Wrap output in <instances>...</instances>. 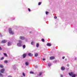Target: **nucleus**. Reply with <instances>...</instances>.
Listing matches in <instances>:
<instances>
[{
    "mask_svg": "<svg viewBox=\"0 0 77 77\" xmlns=\"http://www.w3.org/2000/svg\"><path fill=\"white\" fill-rule=\"evenodd\" d=\"M47 46H48L49 47H50L51 46V44L49 43H48L47 44Z\"/></svg>",
    "mask_w": 77,
    "mask_h": 77,
    "instance_id": "obj_10",
    "label": "nucleus"
},
{
    "mask_svg": "<svg viewBox=\"0 0 77 77\" xmlns=\"http://www.w3.org/2000/svg\"><path fill=\"white\" fill-rule=\"evenodd\" d=\"M65 60H66V59H65Z\"/></svg>",
    "mask_w": 77,
    "mask_h": 77,
    "instance_id": "obj_41",
    "label": "nucleus"
},
{
    "mask_svg": "<svg viewBox=\"0 0 77 77\" xmlns=\"http://www.w3.org/2000/svg\"><path fill=\"white\" fill-rule=\"evenodd\" d=\"M20 39H21V40H24L25 39V37L23 36H20Z\"/></svg>",
    "mask_w": 77,
    "mask_h": 77,
    "instance_id": "obj_4",
    "label": "nucleus"
},
{
    "mask_svg": "<svg viewBox=\"0 0 77 77\" xmlns=\"http://www.w3.org/2000/svg\"><path fill=\"white\" fill-rule=\"evenodd\" d=\"M51 60H53V59H54V57H51L50 58Z\"/></svg>",
    "mask_w": 77,
    "mask_h": 77,
    "instance_id": "obj_5",
    "label": "nucleus"
},
{
    "mask_svg": "<svg viewBox=\"0 0 77 77\" xmlns=\"http://www.w3.org/2000/svg\"><path fill=\"white\" fill-rule=\"evenodd\" d=\"M65 67L63 66L61 67V69L62 71L64 70V69H65Z\"/></svg>",
    "mask_w": 77,
    "mask_h": 77,
    "instance_id": "obj_11",
    "label": "nucleus"
},
{
    "mask_svg": "<svg viewBox=\"0 0 77 77\" xmlns=\"http://www.w3.org/2000/svg\"><path fill=\"white\" fill-rule=\"evenodd\" d=\"M48 14H49V13H48V11L46 12V15H48Z\"/></svg>",
    "mask_w": 77,
    "mask_h": 77,
    "instance_id": "obj_28",
    "label": "nucleus"
},
{
    "mask_svg": "<svg viewBox=\"0 0 77 77\" xmlns=\"http://www.w3.org/2000/svg\"><path fill=\"white\" fill-rule=\"evenodd\" d=\"M5 71V69H2L1 70V72L2 73H3Z\"/></svg>",
    "mask_w": 77,
    "mask_h": 77,
    "instance_id": "obj_7",
    "label": "nucleus"
},
{
    "mask_svg": "<svg viewBox=\"0 0 77 77\" xmlns=\"http://www.w3.org/2000/svg\"><path fill=\"white\" fill-rule=\"evenodd\" d=\"M35 57H37V56H38V53H35Z\"/></svg>",
    "mask_w": 77,
    "mask_h": 77,
    "instance_id": "obj_13",
    "label": "nucleus"
},
{
    "mask_svg": "<svg viewBox=\"0 0 77 77\" xmlns=\"http://www.w3.org/2000/svg\"><path fill=\"white\" fill-rule=\"evenodd\" d=\"M4 55H5V56H7L8 57V56L7 55V54L6 53H4Z\"/></svg>",
    "mask_w": 77,
    "mask_h": 77,
    "instance_id": "obj_26",
    "label": "nucleus"
},
{
    "mask_svg": "<svg viewBox=\"0 0 77 77\" xmlns=\"http://www.w3.org/2000/svg\"><path fill=\"white\" fill-rule=\"evenodd\" d=\"M67 66H69V64H67Z\"/></svg>",
    "mask_w": 77,
    "mask_h": 77,
    "instance_id": "obj_38",
    "label": "nucleus"
},
{
    "mask_svg": "<svg viewBox=\"0 0 77 77\" xmlns=\"http://www.w3.org/2000/svg\"><path fill=\"white\" fill-rule=\"evenodd\" d=\"M26 57V54H24L23 55V58H25V57Z\"/></svg>",
    "mask_w": 77,
    "mask_h": 77,
    "instance_id": "obj_14",
    "label": "nucleus"
},
{
    "mask_svg": "<svg viewBox=\"0 0 77 77\" xmlns=\"http://www.w3.org/2000/svg\"><path fill=\"white\" fill-rule=\"evenodd\" d=\"M51 65V63L48 64V66H50Z\"/></svg>",
    "mask_w": 77,
    "mask_h": 77,
    "instance_id": "obj_25",
    "label": "nucleus"
},
{
    "mask_svg": "<svg viewBox=\"0 0 77 77\" xmlns=\"http://www.w3.org/2000/svg\"><path fill=\"white\" fill-rule=\"evenodd\" d=\"M0 36H2V34L1 33H0Z\"/></svg>",
    "mask_w": 77,
    "mask_h": 77,
    "instance_id": "obj_33",
    "label": "nucleus"
},
{
    "mask_svg": "<svg viewBox=\"0 0 77 77\" xmlns=\"http://www.w3.org/2000/svg\"><path fill=\"white\" fill-rule=\"evenodd\" d=\"M39 45V43H37L36 45V47H38Z\"/></svg>",
    "mask_w": 77,
    "mask_h": 77,
    "instance_id": "obj_17",
    "label": "nucleus"
},
{
    "mask_svg": "<svg viewBox=\"0 0 77 77\" xmlns=\"http://www.w3.org/2000/svg\"><path fill=\"white\" fill-rule=\"evenodd\" d=\"M2 49L1 48V47H0V50H2Z\"/></svg>",
    "mask_w": 77,
    "mask_h": 77,
    "instance_id": "obj_37",
    "label": "nucleus"
},
{
    "mask_svg": "<svg viewBox=\"0 0 77 77\" xmlns=\"http://www.w3.org/2000/svg\"><path fill=\"white\" fill-rule=\"evenodd\" d=\"M26 65L27 66L29 65V62H26L25 63Z\"/></svg>",
    "mask_w": 77,
    "mask_h": 77,
    "instance_id": "obj_15",
    "label": "nucleus"
},
{
    "mask_svg": "<svg viewBox=\"0 0 77 77\" xmlns=\"http://www.w3.org/2000/svg\"><path fill=\"white\" fill-rule=\"evenodd\" d=\"M76 59H77V57H75V60H76Z\"/></svg>",
    "mask_w": 77,
    "mask_h": 77,
    "instance_id": "obj_40",
    "label": "nucleus"
},
{
    "mask_svg": "<svg viewBox=\"0 0 77 77\" xmlns=\"http://www.w3.org/2000/svg\"><path fill=\"white\" fill-rule=\"evenodd\" d=\"M62 59H65V57H62Z\"/></svg>",
    "mask_w": 77,
    "mask_h": 77,
    "instance_id": "obj_36",
    "label": "nucleus"
},
{
    "mask_svg": "<svg viewBox=\"0 0 77 77\" xmlns=\"http://www.w3.org/2000/svg\"><path fill=\"white\" fill-rule=\"evenodd\" d=\"M23 49H24L25 48H26V45H23Z\"/></svg>",
    "mask_w": 77,
    "mask_h": 77,
    "instance_id": "obj_18",
    "label": "nucleus"
},
{
    "mask_svg": "<svg viewBox=\"0 0 77 77\" xmlns=\"http://www.w3.org/2000/svg\"><path fill=\"white\" fill-rule=\"evenodd\" d=\"M7 40H3L2 41V43H6V42H7Z\"/></svg>",
    "mask_w": 77,
    "mask_h": 77,
    "instance_id": "obj_9",
    "label": "nucleus"
},
{
    "mask_svg": "<svg viewBox=\"0 0 77 77\" xmlns=\"http://www.w3.org/2000/svg\"><path fill=\"white\" fill-rule=\"evenodd\" d=\"M42 42H45V40H44V38H42Z\"/></svg>",
    "mask_w": 77,
    "mask_h": 77,
    "instance_id": "obj_20",
    "label": "nucleus"
},
{
    "mask_svg": "<svg viewBox=\"0 0 77 77\" xmlns=\"http://www.w3.org/2000/svg\"><path fill=\"white\" fill-rule=\"evenodd\" d=\"M8 32L10 35H13L14 33V32L12 30V29L11 28H9L8 29Z\"/></svg>",
    "mask_w": 77,
    "mask_h": 77,
    "instance_id": "obj_2",
    "label": "nucleus"
},
{
    "mask_svg": "<svg viewBox=\"0 0 77 77\" xmlns=\"http://www.w3.org/2000/svg\"><path fill=\"white\" fill-rule=\"evenodd\" d=\"M8 46H10V45H11V42H8Z\"/></svg>",
    "mask_w": 77,
    "mask_h": 77,
    "instance_id": "obj_12",
    "label": "nucleus"
},
{
    "mask_svg": "<svg viewBox=\"0 0 77 77\" xmlns=\"http://www.w3.org/2000/svg\"><path fill=\"white\" fill-rule=\"evenodd\" d=\"M42 74V72H40L39 74V75H41Z\"/></svg>",
    "mask_w": 77,
    "mask_h": 77,
    "instance_id": "obj_27",
    "label": "nucleus"
},
{
    "mask_svg": "<svg viewBox=\"0 0 77 77\" xmlns=\"http://www.w3.org/2000/svg\"><path fill=\"white\" fill-rule=\"evenodd\" d=\"M0 68H3V66L2 65H0Z\"/></svg>",
    "mask_w": 77,
    "mask_h": 77,
    "instance_id": "obj_22",
    "label": "nucleus"
},
{
    "mask_svg": "<svg viewBox=\"0 0 77 77\" xmlns=\"http://www.w3.org/2000/svg\"><path fill=\"white\" fill-rule=\"evenodd\" d=\"M17 45L19 47H21L22 46V41L21 40H19V43L17 44Z\"/></svg>",
    "mask_w": 77,
    "mask_h": 77,
    "instance_id": "obj_1",
    "label": "nucleus"
},
{
    "mask_svg": "<svg viewBox=\"0 0 77 77\" xmlns=\"http://www.w3.org/2000/svg\"><path fill=\"white\" fill-rule=\"evenodd\" d=\"M60 77H63V75H60Z\"/></svg>",
    "mask_w": 77,
    "mask_h": 77,
    "instance_id": "obj_34",
    "label": "nucleus"
},
{
    "mask_svg": "<svg viewBox=\"0 0 77 77\" xmlns=\"http://www.w3.org/2000/svg\"><path fill=\"white\" fill-rule=\"evenodd\" d=\"M0 77H3V75L1 74V73H0Z\"/></svg>",
    "mask_w": 77,
    "mask_h": 77,
    "instance_id": "obj_19",
    "label": "nucleus"
},
{
    "mask_svg": "<svg viewBox=\"0 0 77 77\" xmlns=\"http://www.w3.org/2000/svg\"><path fill=\"white\" fill-rule=\"evenodd\" d=\"M13 68L14 70H15L16 69H17V67H16V66L15 65L13 66Z\"/></svg>",
    "mask_w": 77,
    "mask_h": 77,
    "instance_id": "obj_6",
    "label": "nucleus"
},
{
    "mask_svg": "<svg viewBox=\"0 0 77 77\" xmlns=\"http://www.w3.org/2000/svg\"><path fill=\"white\" fill-rule=\"evenodd\" d=\"M31 45H34L35 44V42H32L31 43Z\"/></svg>",
    "mask_w": 77,
    "mask_h": 77,
    "instance_id": "obj_16",
    "label": "nucleus"
},
{
    "mask_svg": "<svg viewBox=\"0 0 77 77\" xmlns=\"http://www.w3.org/2000/svg\"><path fill=\"white\" fill-rule=\"evenodd\" d=\"M69 75H70L71 76H72V77H75L76 75L75 74H74L73 73V72H71L70 73H69Z\"/></svg>",
    "mask_w": 77,
    "mask_h": 77,
    "instance_id": "obj_3",
    "label": "nucleus"
},
{
    "mask_svg": "<svg viewBox=\"0 0 77 77\" xmlns=\"http://www.w3.org/2000/svg\"><path fill=\"white\" fill-rule=\"evenodd\" d=\"M8 77H12V76H11V75H9L8 76Z\"/></svg>",
    "mask_w": 77,
    "mask_h": 77,
    "instance_id": "obj_39",
    "label": "nucleus"
},
{
    "mask_svg": "<svg viewBox=\"0 0 77 77\" xmlns=\"http://www.w3.org/2000/svg\"><path fill=\"white\" fill-rule=\"evenodd\" d=\"M28 10L29 12H30V9L29 8H28Z\"/></svg>",
    "mask_w": 77,
    "mask_h": 77,
    "instance_id": "obj_31",
    "label": "nucleus"
},
{
    "mask_svg": "<svg viewBox=\"0 0 77 77\" xmlns=\"http://www.w3.org/2000/svg\"><path fill=\"white\" fill-rule=\"evenodd\" d=\"M28 56H31V57L33 56V54H31L30 53H28Z\"/></svg>",
    "mask_w": 77,
    "mask_h": 77,
    "instance_id": "obj_8",
    "label": "nucleus"
},
{
    "mask_svg": "<svg viewBox=\"0 0 77 77\" xmlns=\"http://www.w3.org/2000/svg\"><path fill=\"white\" fill-rule=\"evenodd\" d=\"M41 3H42V2H39L38 5H41Z\"/></svg>",
    "mask_w": 77,
    "mask_h": 77,
    "instance_id": "obj_24",
    "label": "nucleus"
},
{
    "mask_svg": "<svg viewBox=\"0 0 77 77\" xmlns=\"http://www.w3.org/2000/svg\"><path fill=\"white\" fill-rule=\"evenodd\" d=\"M23 76H25V75H25V74H24V73H23Z\"/></svg>",
    "mask_w": 77,
    "mask_h": 77,
    "instance_id": "obj_30",
    "label": "nucleus"
},
{
    "mask_svg": "<svg viewBox=\"0 0 77 77\" xmlns=\"http://www.w3.org/2000/svg\"><path fill=\"white\" fill-rule=\"evenodd\" d=\"M8 61L6 60H5L4 61V63H8Z\"/></svg>",
    "mask_w": 77,
    "mask_h": 77,
    "instance_id": "obj_21",
    "label": "nucleus"
},
{
    "mask_svg": "<svg viewBox=\"0 0 77 77\" xmlns=\"http://www.w3.org/2000/svg\"><path fill=\"white\" fill-rule=\"evenodd\" d=\"M42 60H45V58H43V59H42Z\"/></svg>",
    "mask_w": 77,
    "mask_h": 77,
    "instance_id": "obj_35",
    "label": "nucleus"
},
{
    "mask_svg": "<svg viewBox=\"0 0 77 77\" xmlns=\"http://www.w3.org/2000/svg\"><path fill=\"white\" fill-rule=\"evenodd\" d=\"M54 18H55V19H57V17H54Z\"/></svg>",
    "mask_w": 77,
    "mask_h": 77,
    "instance_id": "obj_32",
    "label": "nucleus"
},
{
    "mask_svg": "<svg viewBox=\"0 0 77 77\" xmlns=\"http://www.w3.org/2000/svg\"><path fill=\"white\" fill-rule=\"evenodd\" d=\"M4 58H5L4 57H2V58H1V60H3V59H4Z\"/></svg>",
    "mask_w": 77,
    "mask_h": 77,
    "instance_id": "obj_23",
    "label": "nucleus"
},
{
    "mask_svg": "<svg viewBox=\"0 0 77 77\" xmlns=\"http://www.w3.org/2000/svg\"><path fill=\"white\" fill-rule=\"evenodd\" d=\"M30 74H34V73L32 71L30 72Z\"/></svg>",
    "mask_w": 77,
    "mask_h": 77,
    "instance_id": "obj_29",
    "label": "nucleus"
}]
</instances>
